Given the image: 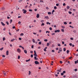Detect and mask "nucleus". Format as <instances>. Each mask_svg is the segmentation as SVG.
<instances>
[{
    "label": "nucleus",
    "mask_w": 78,
    "mask_h": 78,
    "mask_svg": "<svg viewBox=\"0 0 78 78\" xmlns=\"http://www.w3.org/2000/svg\"><path fill=\"white\" fill-rule=\"evenodd\" d=\"M15 28H16V27H15V26H13V27H12V28H13V29H15Z\"/></svg>",
    "instance_id": "603ef678"
},
{
    "label": "nucleus",
    "mask_w": 78,
    "mask_h": 78,
    "mask_svg": "<svg viewBox=\"0 0 78 78\" xmlns=\"http://www.w3.org/2000/svg\"><path fill=\"white\" fill-rule=\"evenodd\" d=\"M23 11H24L23 13L25 14L27 12V11L25 10V9H23Z\"/></svg>",
    "instance_id": "7ed1b4c3"
},
{
    "label": "nucleus",
    "mask_w": 78,
    "mask_h": 78,
    "mask_svg": "<svg viewBox=\"0 0 78 78\" xmlns=\"http://www.w3.org/2000/svg\"><path fill=\"white\" fill-rule=\"evenodd\" d=\"M55 76H56V77H57V76H58V75L57 74H55Z\"/></svg>",
    "instance_id": "c03bdc74"
},
{
    "label": "nucleus",
    "mask_w": 78,
    "mask_h": 78,
    "mask_svg": "<svg viewBox=\"0 0 78 78\" xmlns=\"http://www.w3.org/2000/svg\"><path fill=\"white\" fill-rule=\"evenodd\" d=\"M28 7V5H26L25 7V8H27Z\"/></svg>",
    "instance_id": "4d7b16f0"
},
{
    "label": "nucleus",
    "mask_w": 78,
    "mask_h": 78,
    "mask_svg": "<svg viewBox=\"0 0 78 78\" xmlns=\"http://www.w3.org/2000/svg\"><path fill=\"white\" fill-rule=\"evenodd\" d=\"M63 73H66V71H64L63 72Z\"/></svg>",
    "instance_id": "49530a36"
},
{
    "label": "nucleus",
    "mask_w": 78,
    "mask_h": 78,
    "mask_svg": "<svg viewBox=\"0 0 78 78\" xmlns=\"http://www.w3.org/2000/svg\"><path fill=\"white\" fill-rule=\"evenodd\" d=\"M55 12V10H53V11H52V13H54V12Z\"/></svg>",
    "instance_id": "052dcab7"
},
{
    "label": "nucleus",
    "mask_w": 78,
    "mask_h": 78,
    "mask_svg": "<svg viewBox=\"0 0 78 78\" xmlns=\"http://www.w3.org/2000/svg\"><path fill=\"white\" fill-rule=\"evenodd\" d=\"M64 24L65 25H67V23L66 22H65L64 23Z\"/></svg>",
    "instance_id": "4be33fe9"
},
{
    "label": "nucleus",
    "mask_w": 78,
    "mask_h": 78,
    "mask_svg": "<svg viewBox=\"0 0 78 78\" xmlns=\"http://www.w3.org/2000/svg\"><path fill=\"white\" fill-rule=\"evenodd\" d=\"M49 29L50 30H52V28L51 27H50Z\"/></svg>",
    "instance_id": "09e8293b"
},
{
    "label": "nucleus",
    "mask_w": 78,
    "mask_h": 78,
    "mask_svg": "<svg viewBox=\"0 0 78 78\" xmlns=\"http://www.w3.org/2000/svg\"><path fill=\"white\" fill-rule=\"evenodd\" d=\"M69 13L70 14H72V12L71 11H69Z\"/></svg>",
    "instance_id": "5701e85b"
},
{
    "label": "nucleus",
    "mask_w": 78,
    "mask_h": 78,
    "mask_svg": "<svg viewBox=\"0 0 78 78\" xmlns=\"http://www.w3.org/2000/svg\"><path fill=\"white\" fill-rule=\"evenodd\" d=\"M56 5L57 6H58V5H59V4H56Z\"/></svg>",
    "instance_id": "13d9d810"
},
{
    "label": "nucleus",
    "mask_w": 78,
    "mask_h": 78,
    "mask_svg": "<svg viewBox=\"0 0 78 78\" xmlns=\"http://www.w3.org/2000/svg\"><path fill=\"white\" fill-rule=\"evenodd\" d=\"M54 9H55V10H56V9H57V7H56V6H54Z\"/></svg>",
    "instance_id": "aec40b11"
},
{
    "label": "nucleus",
    "mask_w": 78,
    "mask_h": 78,
    "mask_svg": "<svg viewBox=\"0 0 78 78\" xmlns=\"http://www.w3.org/2000/svg\"><path fill=\"white\" fill-rule=\"evenodd\" d=\"M47 24H49V25H50L51 23H49L48 22L47 23Z\"/></svg>",
    "instance_id": "b1692460"
},
{
    "label": "nucleus",
    "mask_w": 78,
    "mask_h": 78,
    "mask_svg": "<svg viewBox=\"0 0 78 78\" xmlns=\"http://www.w3.org/2000/svg\"><path fill=\"white\" fill-rule=\"evenodd\" d=\"M60 32V31L59 30H55V33H57V32Z\"/></svg>",
    "instance_id": "20e7f679"
},
{
    "label": "nucleus",
    "mask_w": 78,
    "mask_h": 78,
    "mask_svg": "<svg viewBox=\"0 0 78 78\" xmlns=\"http://www.w3.org/2000/svg\"><path fill=\"white\" fill-rule=\"evenodd\" d=\"M3 30L4 31H5L6 30V28H4Z\"/></svg>",
    "instance_id": "0e129e2a"
},
{
    "label": "nucleus",
    "mask_w": 78,
    "mask_h": 78,
    "mask_svg": "<svg viewBox=\"0 0 78 78\" xmlns=\"http://www.w3.org/2000/svg\"><path fill=\"white\" fill-rule=\"evenodd\" d=\"M6 23L8 25H9V22H6Z\"/></svg>",
    "instance_id": "58836bf2"
},
{
    "label": "nucleus",
    "mask_w": 78,
    "mask_h": 78,
    "mask_svg": "<svg viewBox=\"0 0 78 78\" xmlns=\"http://www.w3.org/2000/svg\"><path fill=\"white\" fill-rule=\"evenodd\" d=\"M34 63L36 65L39 64V62L37 61H35Z\"/></svg>",
    "instance_id": "f03ea898"
},
{
    "label": "nucleus",
    "mask_w": 78,
    "mask_h": 78,
    "mask_svg": "<svg viewBox=\"0 0 78 78\" xmlns=\"http://www.w3.org/2000/svg\"><path fill=\"white\" fill-rule=\"evenodd\" d=\"M58 46H61V44H58Z\"/></svg>",
    "instance_id": "69168bd1"
},
{
    "label": "nucleus",
    "mask_w": 78,
    "mask_h": 78,
    "mask_svg": "<svg viewBox=\"0 0 78 78\" xmlns=\"http://www.w3.org/2000/svg\"><path fill=\"white\" fill-rule=\"evenodd\" d=\"M61 75L62 76L63 75H64V73H61Z\"/></svg>",
    "instance_id": "a18cd8bd"
},
{
    "label": "nucleus",
    "mask_w": 78,
    "mask_h": 78,
    "mask_svg": "<svg viewBox=\"0 0 78 78\" xmlns=\"http://www.w3.org/2000/svg\"><path fill=\"white\" fill-rule=\"evenodd\" d=\"M61 71H62V68H60V69H58L57 70V71L58 72H61Z\"/></svg>",
    "instance_id": "39448f33"
},
{
    "label": "nucleus",
    "mask_w": 78,
    "mask_h": 78,
    "mask_svg": "<svg viewBox=\"0 0 78 78\" xmlns=\"http://www.w3.org/2000/svg\"><path fill=\"white\" fill-rule=\"evenodd\" d=\"M75 64H77L78 63V60H77L75 62Z\"/></svg>",
    "instance_id": "ddd939ff"
},
{
    "label": "nucleus",
    "mask_w": 78,
    "mask_h": 78,
    "mask_svg": "<svg viewBox=\"0 0 78 78\" xmlns=\"http://www.w3.org/2000/svg\"><path fill=\"white\" fill-rule=\"evenodd\" d=\"M12 19H11V20H10V24L12 23Z\"/></svg>",
    "instance_id": "72a5a7b5"
},
{
    "label": "nucleus",
    "mask_w": 78,
    "mask_h": 78,
    "mask_svg": "<svg viewBox=\"0 0 78 78\" xmlns=\"http://www.w3.org/2000/svg\"><path fill=\"white\" fill-rule=\"evenodd\" d=\"M39 45H41V42H39Z\"/></svg>",
    "instance_id": "c85d7f7f"
},
{
    "label": "nucleus",
    "mask_w": 78,
    "mask_h": 78,
    "mask_svg": "<svg viewBox=\"0 0 78 78\" xmlns=\"http://www.w3.org/2000/svg\"><path fill=\"white\" fill-rule=\"evenodd\" d=\"M34 55L35 56H37V55L36 54V53H34Z\"/></svg>",
    "instance_id": "a878e982"
},
{
    "label": "nucleus",
    "mask_w": 78,
    "mask_h": 78,
    "mask_svg": "<svg viewBox=\"0 0 78 78\" xmlns=\"http://www.w3.org/2000/svg\"><path fill=\"white\" fill-rule=\"evenodd\" d=\"M73 32L74 33H76V31L75 30H74V31H73Z\"/></svg>",
    "instance_id": "e433bc0d"
},
{
    "label": "nucleus",
    "mask_w": 78,
    "mask_h": 78,
    "mask_svg": "<svg viewBox=\"0 0 78 78\" xmlns=\"http://www.w3.org/2000/svg\"><path fill=\"white\" fill-rule=\"evenodd\" d=\"M30 53L31 54L33 53V51H30Z\"/></svg>",
    "instance_id": "774afa93"
},
{
    "label": "nucleus",
    "mask_w": 78,
    "mask_h": 78,
    "mask_svg": "<svg viewBox=\"0 0 78 78\" xmlns=\"http://www.w3.org/2000/svg\"><path fill=\"white\" fill-rule=\"evenodd\" d=\"M34 59L35 60H37L38 59L37 58L36 56L34 57Z\"/></svg>",
    "instance_id": "4468645a"
},
{
    "label": "nucleus",
    "mask_w": 78,
    "mask_h": 78,
    "mask_svg": "<svg viewBox=\"0 0 78 78\" xmlns=\"http://www.w3.org/2000/svg\"><path fill=\"white\" fill-rule=\"evenodd\" d=\"M5 37H3V41H4L5 40Z\"/></svg>",
    "instance_id": "2f4dec72"
},
{
    "label": "nucleus",
    "mask_w": 78,
    "mask_h": 78,
    "mask_svg": "<svg viewBox=\"0 0 78 78\" xmlns=\"http://www.w3.org/2000/svg\"><path fill=\"white\" fill-rule=\"evenodd\" d=\"M19 40L20 41L21 40H22V38L20 37H19Z\"/></svg>",
    "instance_id": "864d4df0"
},
{
    "label": "nucleus",
    "mask_w": 78,
    "mask_h": 78,
    "mask_svg": "<svg viewBox=\"0 0 78 78\" xmlns=\"http://www.w3.org/2000/svg\"><path fill=\"white\" fill-rule=\"evenodd\" d=\"M42 23H43L44 22V21L43 20H42L40 21Z\"/></svg>",
    "instance_id": "37998d69"
},
{
    "label": "nucleus",
    "mask_w": 78,
    "mask_h": 78,
    "mask_svg": "<svg viewBox=\"0 0 78 78\" xmlns=\"http://www.w3.org/2000/svg\"><path fill=\"white\" fill-rule=\"evenodd\" d=\"M63 6H65L66 5V4L65 3H63Z\"/></svg>",
    "instance_id": "5fc2aeb1"
},
{
    "label": "nucleus",
    "mask_w": 78,
    "mask_h": 78,
    "mask_svg": "<svg viewBox=\"0 0 78 78\" xmlns=\"http://www.w3.org/2000/svg\"><path fill=\"white\" fill-rule=\"evenodd\" d=\"M45 18L46 19H48V16H46L45 17Z\"/></svg>",
    "instance_id": "f3484780"
},
{
    "label": "nucleus",
    "mask_w": 78,
    "mask_h": 78,
    "mask_svg": "<svg viewBox=\"0 0 78 78\" xmlns=\"http://www.w3.org/2000/svg\"><path fill=\"white\" fill-rule=\"evenodd\" d=\"M61 31H62V32H64V30L63 29H62L61 30Z\"/></svg>",
    "instance_id": "cd10ccee"
},
{
    "label": "nucleus",
    "mask_w": 78,
    "mask_h": 78,
    "mask_svg": "<svg viewBox=\"0 0 78 78\" xmlns=\"http://www.w3.org/2000/svg\"><path fill=\"white\" fill-rule=\"evenodd\" d=\"M9 55V51H6V55Z\"/></svg>",
    "instance_id": "9b49d317"
},
{
    "label": "nucleus",
    "mask_w": 78,
    "mask_h": 78,
    "mask_svg": "<svg viewBox=\"0 0 78 78\" xmlns=\"http://www.w3.org/2000/svg\"><path fill=\"white\" fill-rule=\"evenodd\" d=\"M69 50H67V54H69Z\"/></svg>",
    "instance_id": "a211bd4d"
},
{
    "label": "nucleus",
    "mask_w": 78,
    "mask_h": 78,
    "mask_svg": "<svg viewBox=\"0 0 78 78\" xmlns=\"http://www.w3.org/2000/svg\"><path fill=\"white\" fill-rule=\"evenodd\" d=\"M17 51L19 53H20L21 52V50L19 48L17 49Z\"/></svg>",
    "instance_id": "f257e3e1"
},
{
    "label": "nucleus",
    "mask_w": 78,
    "mask_h": 78,
    "mask_svg": "<svg viewBox=\"0 0 78 78\" xmlns=\"http://www.w3.org/2000/svg\"><path fill=\"white\" fill-rule=\"evenodd\" d=\"M32 9H30L29 10V12H32Z\"/></svg>",
    "instance_id": "8fccbe9b"
},
{
    "label": "nucleus",
    "mask_w": 78,
    "mask_h": 78,
    "mask_svg": "<svg viewBox=\"0 0 78 78\" xmlns=\"http://www.w3.org/2000/svg\"><path fill=\"white\" fill-rule=\"evenodd\" d=\"M2 57L3 58H5V55H3Z\"/></svg>",
    "instance_id": "f704fd0d"
},
{
    "label": "nucleus",
    "mask_w": 78,
    "mask_h": 78,
    "mask_svg": "<svg viewBox=\"0 0 78 78\" xmlns=\"http://www.w3.org/2000/svg\"><path fill=\"white\" fill-rule=\"evenodd\" d=\"M70 39L72 40H73V38H72V37H71V38H70Z\"/></svg>",
    "instance_id": "3c124183"
},
{
    "label": "nucleus",
    "mask_w": 78,
    "mask_h": 78,
    "mask_svg": "<svg viewBox=\"0 0 78 78\" xmlns=\"http://www.w3.org/2000/svg\"><path fill=\"white\" fill-rule=\"evenodd\" d=\"M1 23L2 24V25L3 26H5V24L4 23L2 22H1Z\"/></svg>",
    "instance_id": "6e6552de"
},
{
    "label": "nucleus",
    "mask_w": 78,
    "mask_h": 78,
    "mask_svg": "<svg viewBox=\"0 0 78 78\" xmlns=\"http://www.w3.org/2000/svg\"><path fill=\"white\" fill-rule=\"evenodd\" d=\"M5 71H3L2 73H3L4 76H6V73H5Z\"/></svg>",
    "instance_id": "423d86ee"
},
{
    "label": "nucleus",
    "mask_w": 78,
    "mask_h": 78,
    "mask_svg": "<svg viewBox=\"0 0 78 78\" xmlns=\"http://www.w3.org/2000/svg\"><path fill=\"white\" fill-rule=\"evenodd\" d=\"M44 23H42L41 25V26H44Z\"/></svg>",
    "instance_id": "ea45409f"
},
{
    "label": "nucleus",
    "mask_w": 78,
    "mask_h": 78,
    "mask_svg": "<svg viewBox=\"0 0 78 78\" xmlns=\"http://www.w3.org/2000/svg\"><path fill=\"white\" fill-rule=\"evenodd\" d=\"M3 47H2V48H1L0 49V51H2V50H3Z\"/></svg>",
    "instance_id": "412c9836"
},
{
    "label": "nucleus",
    "mask_w": 78,
    "mask_h": 78,
    "mask_svg": "<svg viewBox=\"0 0 78 78\" xmlns=\"http://www.w3.org/2000/svg\"><path fill=\"white\" fill-rule=\"evenodd\" d=\"M24 53H25V54H27V51L26 50H24Z\"/></svg>",
    "instance_id": "9d476101"
},
{
    "label": "nucleus",
    "mask_w": 78,
    "mask_h": 78,
    "mask_svg": "<svg viewBox=\"0 0 78 78\" xmlns=\"http://www.w3.org/2000/svg\"><path fill=\"white\" fill-rule=\"evenodd\" d=\"M34 11H35V12L37 11V9H35Z\"/></svg>",
    "instance_id": "bf43d9fd"
},
{
    "label": "nucleus",
    "mask_w": 78,
    "mask_h": 78,
    "mask_svg": "<svg viewBox=\"0 0 78 78\" xmlns=\"http://www.w3.org/2000/svg\"><path fill=\"white\" fill-rule=\"evenodd\" d=\"M33 42L34 43H35V41L34 39H33Z\"/></svg>",
    "instance_id": "2eb2a0df"
},
{
    "label": "nucleus",
    "mask_w": 78,
    "mask_h": 78,
    "mask_svg": "<svg viewBox=\"0 0 78 78\" xmlns=\"http://www.w3.org/2000/svg\"><path fill=\"white\" fill-rule=\"evenodd\" d=\"M75 71L76 72L77 71V69H75Z\"/></svg>",
    "instance_id": "de8ad7c7"
},
{
    "label": "nucleus",
    "mask_w": 78,
    "mask_h": 78,
    "mask_svg": "<svg viewBox=\"0 0 78 78\" xmlns=\"http://www.w3.org/2000/svg\"><path fill=\"white\" fill-rule=\"evenodd\" d=\"M48 15H51V12H48Z\"/></svg>",
    "instance_id": "6ab92c4d"
},
{
    "label": "nucleus",
    "mask_w": 78,
    "mask_h": 78,
    "mask_svg": "<svg viewBox=\"0 0 78 78\" xmlns=\"http://www.w3.org/2000/svg\"><path fill=\"white\" fill-rule=\"evenodd\" d=\"M23 33H21L20 34L21 36H23Z\"/></svg>",
    "instance_id": "4c0bfd02"
},
{
    "label": "nucleus",
    "mask_w": 78,
    "mask_h": 78,
    "mask_svg": "<svg viewBox=\"0 0 78 78\" xmlns=\"http://www.w3.org/2000/svg\"><path fill=\"white\" fill-rule=\"evenodd\" d=\"M20 58V55H18V59H19Z\"/></svg>",
    "instance_id": "7c9ffc66"
},
{
    "label": "nucleus",
    "mask_w": 78,
    "mask_h": 78,
    "mask_svg": "<svg viewBox=\"0 0 78 78\" xmlns=\"http://www.w3.org/2000/svg\"><path fill=\"white\" fill-rule=\"evenodd\" d=\"M15 40V39L14 38L13 39H12V40H11V42H13V41H14Z\"/></svg>",
    "instance_id": "dca6fc26"
},
{
    "label": "nucleus",
    "mask_w": 78,
    "mask_h": 78,
    "mask_svg": "<svg viewBox=\"0 0 78 78\" xmlns=\"http://www.w3.org/2000/svg\"><path fill=\"white\" fill-rule=\"evenodd\" d=\"M5 8L4 7H2V10H4L5 9Z\"/></svg>",
    "instance_id": "c9c22d12"
},
{
    "label": "nucleus",
    "mask_w": 78,
    "mask_h": 78,
    "mask_svg": "<svg viewBox=\"0 0 78 78\" xmlns=\"http://www.w3.org/2000/svg\"><path fill=\"white\" fill-rule=\"evenodd\" d=\"M44 41L45 42H47L48 41V40L47 39H44Z\"/></svg>",
    "instance_id": "bb28decb"
},
{
    "label": "nucleus",
    "mask_w": 78,
    "mask_h": 78,
    "mask_svg": "<svg viewBox=\"0 0 78 78\" xmlns=\"http://www.w3.org/2000/svg\"><path fill=\"white\" fill-rule=\"evenodd\" d=\"M21 23V22L20 21H19L18 22V24H20Z\"/></svg>",
    "instance_id": "338daca9"
},
{
    "label": "nucleus",
    "mask_w": 78,
    "mask_h": 78,
    "mask_svg": "<svg viewBox=\"0 0 78 78\" xmlns=\"http://www.w3.org/2000/svg\"><path fill=\"white\" fill-rule=\"evenodd\" d=\"M69 45L70 46H72V44L71 43H69Z\"/></svg>",
    "instance_id": "a19ab883"
},
{
    "label": "nucleus",
    "mask_w": 78,
    "mask_h": 78,
    "mask_svg": "<svg viewBox=\"0 0 78 78\" xmlns=\"http://www.w3.org/2000/svg\"><path fill=\"white\" fill-rule=\"evenodd\" d=\"M49 45V43H47V46H48Z\"/></svg>",
    "instance_id": "79ce46f5"
},
{
    "label": "nucleus",
    "mask_w": 78,
    "mask_h": 78,
    "mask_svg": "<svg viewBox=\"0 0 78 78\" xmlns=\"http://www.w3.org/2000/svg\"><path fill=\"white\" fill-rule=\"evenodd\" d=\"M59 51L61 52H62V49L61 48H59Z\"/></svg>",
    "instance_id": "1a4fd4ad"
},
{
    "label": "nucleus",
    "mask_w": 78,
    "mask_h": 78,
    "mask_svg": "<svg viewBox=\"0 0 78 78\" xmlns=\"http://www.w3.org/2000/svg\"><path fill=\"white\" fill-rule=\"evenodd\" d=\"M29 75H30V74H31V72L30 71H29Z\"/></svg>",
    "instance_id": "c756f323"
},
{
    "label": "nucleus",
    "mask_w": 78,
    "mask_h": 78,
    "mask_svg": "<svg viewBox=\"0 0 78 78\" xmlns=\"http://www.w3.org/2000/svg\"><path fill=\"white\" fill-rule=\"evenodd\" d=\"M55 33H53L52 34V36L55 35Z\"/></svg>",
    "instance_id": "e2e57ef3"
},
{
    "label": "nucleus",
    "mask_w": 78,
    "mask_h": 78,
    "mask_svg": "<svg viewBox=\"0 0 78 78\" xmlns=\"http://www.w3.org/2000/svg\"><path fill=\"white\" fill-rule=\"evenodd\" d=\"M31 58H33V55L32 54H31Z\"/></svg>",
    "instance_id": "6e6d98bb"
},
{
    "label": "nucleus",
    "mask_w": 78,
    "mask_h": 78,
    "mask_svg": "<svg viewBox=\"0 0 78 78\" xmlns=\"http://www.w3.org/2000/svg\"><path fill=\"white\" fill-rule=\"evenodd\" d=\"M63 51H66V48H63Z\"/></svg>",
    "instance_id": "473e14b6"
},
{
    "label": "nucleus",
    "mask_w": 78,
    "mask_h": 78,
    "mask_svg": "<svg viewBox=\"0 0 78 78\" xmlns=\"http://www.w3.org/2000/svg\"><path fill=\"white\" fill-rule=\"evenodd\" d=\"M39 17V14H37V18H38Z\"/></svg>",
    "instance_id": "0eeeda50"
},
{
    "label": "nucleus",
    "mask_w": 78,
    "mask_h": 78,
    "mask_svg": "<svg viewBox=\"0 0 78 78\" xmlns=\"http://www.w3.org/2000/svg\"><path fill=\"white\" fill-rule=\"evenodd\" d=\"M69 8H70L69 6H67V9H69Z\"/></svg>",
    "instance_id": "393cba45"
},
{
    "label": "nucleus",
    "mask_w": 78,
    "mask_h": 78,
    "mask_svg": "<svg viewBox=\"0 0 78 78\" xmlns=\"http://www.w3.org/2000/svg\"><path fill=\"white\" fill-rule=\"evenodd\" d=\"M33 34L34 35H36L37 34L36 33L33 32Z\"/></svg>",
    "instance_id": "680f3d73"
},
{
    "label": "nucleus",
    "mask_w": 78,
    "mask_h": 78,
    "mask_svg": "<svg viewBox=\"0 0 78 78\" xmlns=\"http://www.w3.org/2000/svg\"><path fill=\"white\" fill-rule=\"evenodd\" d=\"M30 59H29L28 60H26V62H27L30 61Z\"/></svg>",
    "instance_id": "f8f14e48"
}]
</instances>
